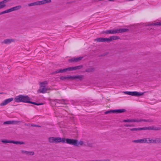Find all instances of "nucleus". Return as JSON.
Here are the masks:
<instances>
[{
  "instance_id": "8",
  "label": "nucleus",
  "mask_w": 161,
  "mask_h": 161,
  "mask_svg": "<svg viewBox=\"0 0 161 161\" xmlns=\"http://www.w3.org/2000/svg\"><path fill=\"white\" fill-rule=\"evenodd\" d=\"M83 57H80L76 58H73L69 60V62L70 63H75L80 61L83 58Z\"/></svg>"
},
{
  "instance_id": "34",
  "label": "nucleus",
  "mask_w": 161,
  "mask_h": 161,
  "mask_svg": "<svg viewBox=\"0 0 161 161\" xmlns=\"http://www.w3.org/2000/svg\"><path fill=\"white\" fill-rule=\"evenodd\" d=\"M68 80H75V75L71 76L69 75H68Z\"/></svg>"
},
{
  "instance_id": "2",
  "label": "nucleus",
  "mask_w": 161,
  "mask_h": 161,
  "mask_svg": "<svg viewBox=\"0 0 161 161\" xmlns=\"http://www.w3.org/2000/svg\"><path fill=\"white\" fill-rule=\"evenodd\" d=\"M123 121L124 122H139L141 121L150 122L149 120H146L144 119H124Z\"/></svg>"
},
{
  "instance_id": "19",
  "label": "nucleus",
  "mask_w": 161,
  "mask_h": 161,
  "mask_svg": "<svg viewBox=\"0 0 161 161\" xmlns=\"http://www.w3.org/2000/svg\"><path fill=\"white\" fill-rule=\"evenodd\" d=\"M11 143L15 144H24L25 143L23 142L16 141L13 140H11Z\"/></svg>"
},
{
  "instance_id": "1",
  "label": "nucleus",
  "mask_w": 161,
  "mask_h": 161,
  "mask_svg": "<svg viewBox=\"0 0 161 161\" xmlns=\"http://www.w3.org/2000/svg\"><path fill=\"white\" fill-rule=\"evenodd\" d=\"M51 2V0H43L30 3L28 4V5L29 6L40 5L46 3H49Z\"/></svg>"
},
{
  "instance_id": "9",
  "label": "nucleus",
  "mask_w": 161,
  "mask_h": 161,
  "mask_svg": "<svg viewBox=\"0 0 161 161\" xmlns=\"http://www.w3.org/2000/svg\"><path fill=\"white\" fill-rule=\"evenodd\" d=\"M14 99L13 97L9 98L5 100L2 103L0 104L1 106H4L12 101Z\"/></svg>"
},
{
  "instance_id": "6",
  "label": "nucleus",
  "mask_w": 161,
  "mask_h": 161,
  "mask_svg": "<svg viewBox=\"0 0 161 161\" xmlns=\"http://www.w3.org/2000/svg\"><path fill=\"white\" fill-rule=\"evenodd\" d=\"M148 138H144L142 139L134 140L132 142L134 143H148Z\"/></svg>"
},
{
  "instance_id": "54",
  "label": "nucleus",
  "mask_w": 161,
  "mask_h": 161,
  "mask_svg": "<svg viewBox=\"0 0 161 161\" xmlns=\"http://www.w3.org/2000/svg\"><path fill=\"white\" fill-rule=\"evenodd\" d=\"M2 93H0V94H2Z\"/></svg>"
},
{
  "instance_id": "22",
  "label": "nucleus",
  "mask_w": 161,
  "mask_h": 161,
  "mask_svg": "<svg viewBox=\"0 0 161 161\" xmlns=\"http://www.w3.org/2000/svg\"><path fill=\"white\" fill-rule=\"evenodd\" d=\"M49 142L50 143H55V138L51 137L49 138Z\"/></svg>"
},
{
  "instance_id": "42",
  "label": "nucleus",
  "mask_w": 161,
  "mask_h": 161,
  "mask_svg": "<svg viewBox=\"0 0 161 161\" xmlns=\"http://www.w3.org/2000/svg\"><path fill=\"white\" fill-rule=\"evenodd\" d=\"M130 130L132 131H138L139 130V128H131L130 129Z\"/></svg>"
},
{
  "instance_id": "14",
  "label": "nucleus",
  "mask_w": 161,
  "mask_h": 161,
  "mask_svg": "<svg viewBox=\"0 0 161 161\" xmlns=\"http://www.w3.org/2000/svg\"><path fill=\"white\" fill-rule=\"evenodd\" d=\"M65 138H61V137H57L55 138V143H58L60 142H62L63 143H65Z\"/></svg>"
},
{
  "instance_id": "41",
  "label": "nucleus",
  "mask_w": 161,
  "mask_h": 161,
  "mask_svg": "<svg viewBox=\"0 0 161 161\" xmlns=\"http://www.w3.org/2000/svg\"><path fill=\"white\" fill-rule=\"evenodd\" d=\"M11 124H17L19 122L17 121L12 120L11 121Z\"/></svg>"
},
{
  "instance_id": "35",
  "label": "nucleus",
  "mask_w": 161,
  "mask_h": 161,
  "mask_svg": "<svg viewBox=\"0 0 161 161\" xmlns=\"http://www.w3.org/2000/svg\"><path fill=\"white\" fill-rule=\"evenodd\" d=\"M34 154V152L33 151H28L27 155H33Z\"/></svg>"
},
{
  "instance_id": "47",
  "label": "nucleus",
  "mask_w": 161,
  "mask_h": 161,
  "mask_svg": "<svg viewBox=\"0 0 161 161\" xmlns=\"http://www.w3.org/2000/svg\"><path fill=\"white\" fill-rule=\"evenodd\" d=\"M77 103H78V102H77V101H74V102L73 103H72V104H73V105H77Z\"/></svg>"
},
{
  "instance_id": "18",
  "label": "nucleus",
  "mask_w": 161,
  "mask_h": 161,
  "mask_svg": "<svg viewBox=\"0 0 161 161\" xmlns=\"http://www.w3.org/2000/svg\"><path fill=\"white\" fill-rule=\"evenodd\" d=\"M94 41L98 42H105V38L103 37L98 38L95 39Z\"/></svg>"
},
{
  "instance_id": "31",
  "label": "nucleus",
  "mask_w": 161,
  "mask_h": 161,
  "mask_svg": "<svg viewBox=\"0 0 161 161\" xmlns=\"http://www.w3.org/2000/svg\"><path fill=\"white\" fill-rule=\"evenodd\" d=\"M2 142L4 143H11V140H8L6 139H3L1 140Z\"/></svg>"
},
{
  "instance_id": "16",
  "label": "nucleus",
  "mask_w": 161,
  "mask_h": 161,
  "mask_svg": "<svg viewBox=\"0 0 161 161\" xmlns=\"http://www.w3.org/2000/svg\"><path fill=\"white\" fill-rule=\"evenodd\" d=\"M22 96V95H19L18 96H16L14 99V101L17 103L21 102Z\"/></svg>"
},
{
  "instance_id": "5",
  "label": "nucleus",
  "mask_w": 161,
  "mask_h": 161,
  "mask_svg": "<svg viewBox=\"0 0 161 161\" xmlns=\"http://www.w3.org/2000/svg\"><path fill=\"white\" fill-rule=\"evenodd\" d=\"M65 143L70 145H72L75 146L77 144V140L69 138H65Z\"/></svg>"
},
{
  "instance_id": "12",
  "label": "nucleus",
  "mask_w": 161,
  "mask_h": 161,
  "mask_svg": "<svg viewBox=\"0 0 161 161\" xmlns=\"http://www.w3.org/2000/svg\"><path fill=\"white\" fill-rule=\"evenodd\" d=\"M67 71H68V68H65L63 69H60L52 72V74H53L58 73H63L66 72Z\"/></svg>"
},
{
  "instance_id": "17",
  "label": "nucleus",
  "mask_w": 161,
  "mask_h": 161,
  "mask_svg": "<svg viewBox=\"0 0 161 161\" xmlns=\"http://www.w3.org/2000/svg\"><path fill=\"white\" fill-rule=\"evenodd\" d=\"M75 80L76 81L80 80L81 81L84 78V76L82 75H75Z\"/></svg>"
},
{
  "instance_id": "33",
  "label": "nucleus",
  "mask_w": 161,
  "mask_h": 161,
  "mask_svg": "<svg viewBox=\"0 0 161 161\" xmlns=\"http://www.w3.org/2000/svg\"><path fill=\"white\" fill-rule=\"evenodd\" d=\"M67 68H68V71H73V70H76L75 66L73 67H68Z\"/></svg>"
},
{
  "instance_id": "25",
  "label": "nucleus",
  "mask_w": 161,
  "mask_h": 161,
  "mask_svg": "<svg viewBox=\"0 0 161 161\" xmlns=\"http://www.w3.org/2000/svg\"><path fill=\"white\" fill-rule=\"evenodd\" d=\"M28 103L32 104H35V105H41L43 104V103H36V102H33L31 101H30V100H29Z\"/></svg>"
},
{
  "instance_id": "26",
  "label": "nucleus",
  "mask_w": 161,
  "mask_h": 161,
  "mask_svg": "<svg viewBox=\"0 0 161 161\" xmlns=\"http://www.w3.org/2000/svg\"><path fill=\"white\" fill-rule=\"evenodd\" d=\"M48 84V82L47 81H44L40 83V86L43 87H45V86Z\"/></svg>"
},
{
  "instance_id": "50",
  "label": "nucleus",
  "mask_w": 161,
  "mask_h": 161,
  "mask_svg": "<svg viewBox=\"0 0 161 161\" xmlns=\"http://www.w3.org/2000/svg\"><path fill=\"white\" fill-rule=\"evenodd\" d=\"M124 126L125 127L131 126L129 124H126L124 125Z\"/></svg>"
},
{
  "instance_id": "53",
  "label": "nucleus",
  "mask_w": 161,
  "mask_h": 161,
  "mask_svg": "<svg viewBox=\"0 0 161 161\" xmlns=\"http://www.w3.org/2000/svg\"><path fill=\"white\" fill-rule=\"evenodd\" d=\"M1 14H1V12H0V15H1Z\"/></svg>"
},
{
  "instance_id": "4",
  "label": "nucleus",
  "mask_w": 161,
  "mask_h": 161,
  "mask_svg": "<svg viewBox=\"0 0 161 161\" xmlns=\"http://www.w3.org/2000/svg\"><path fill=\"white\" fill-rule=\"evenodd\" d=\"M160 129V128L156 126H149L148 127H144L142 128H139V130H159Z\"/></svg>"
},
{
  "instance_id": "27",
  "label": "nucleus",
  "mask_w": 161,
  "mask_h": 161,
  "mask_svg": "<svg viewBox=\"0 0 161 161\" xmlns=\"http://www.w3.org/2000/svg\"><path fill=\"white\" fill-rule=\"evenodd\" d=\"M119 29V33L122 32H124L127 31H128V29H127L122 28Z\"/></svg>"
},
{
  "instance_id": "3",
  "label": "nucleus",
  "mask_w": 161,
  "mask_h": 161,
  "mask_svg": "<svg viewBox=\"0 0 161 161\" xmlns=\"http://www.w3.org/2000/svg\"><path fill=\"white\" fill-rule=\"evenodd\" d=\"M123 92L126 94H127L129 95L133 96H140L143 95L144 94V93L143 92Z\"/></svg>"
},
{
  "instance_id": "43",
  "label": "nucleus",
  "mask_w": 161,
  "mask_h": 161,
  "mask_svg": "<svg viewBox=\"0 0 161 161\" xmlns=\"http://www.w3.org/2000/svg\"><path fill=\"white\" fill-rule=\"evenodd\" d=\"M56 102L58 103H61V101H64L63 100H62V99H60V100H59V99H56Z\"/></svg>"
},
{
  "instance_id": "32",
  "label": "nucleus",
  "mask_w": 161,
  "mask_h": 161,
  "mask_svg": "<svg viewBox=\"0 0 161 161\" xmlns=\"http://www.w3.org/2000/svg\"><path fill=\"white\" fill-rule=\"evenodd\" d=\"M119 29H116L115 30H112V34H114L116 33H119Z\"/></svg>"
},
{
  "instance_id": "11",
  "label": "nucleus",
  "mask_w": 161,
  "mask_h": 161,
  "mask_svg": "<svg viewBox=\"0 0 161 161\" xmlns=\"http://www.w3.org/2000/svg\"><path fill=\"white\" fill-rule=\"evenodd\" d=\"M11 0H4L0 2V9L5 7L6 5V3Z\"/></svg>"
},
{
  "instance_id": "24",
  "label": "nucleus",
  "mask_w": 161,
  "mask_h": 161,
  "mask_svg": "<svg viewBox=\"0 0 161 161\" xmlns=\"http://www.w3.org/2000/svg\"><path fill=\"white\" fill-rule=\"evenodd\" d=\"M60 79L61 80L64 81H65L66 80H68V75L64 76H61L60 77Z\"/></svg>"
},
{
  "instance_id": "49",
  "label": "nucleus",
  "mask_w": 161,
  "mask_h": 161,
  "mask_svg": "<svg viewBox=\"0 0 161 161\" xmlns=\"http://www.w3.org/2000/svg\"><path fill=\"white\" fill-rule=\"evenodd\" d=\"M6 13H7V11H6V10H5V11H3V12H1V14H4Z\"/></svg>"
},
{
  "instance_id": "38",
  "label": "nucleus",
  "mask_w": 161,
  "mask_h": 161,
  "mask_svg": "<svg viewBox=\"0 0 161 161\" xmlns=\"http://www.w3.org/2000/svg\"><path fill=\"white\" fill-rule=\"evenodd\" d=\"M93 70H94V69H92V68L88 69H86L85 70V71L86 72H92L93 71Z\"/></svg>"
},
{
  "instance_id": "46",
  "label": "nucleus",
  "mask_w": 161,
  "mask_h": 161,
  "mask_svg": "<svg viewBox=\"0 0 161 161\" xmlns=\"http://www.w3.org/2000/svg\"><path fill=\"white\" fill-rule=\"evenodd\" d=\"M6 11H7V13H9V12L13 11L12 8L6 10Z\"/></svg>"
},
{
  "instance_id": "44",
  "label": "nucleus",
  "mask_w": 161,
  "mask_h": 161,
  "mask_svg": "<svg viewBox=\"0 0 161 161\" xmlns=\"http://www.w3.org/2000/svg\"><path fill=\"white\" fill-rule=\"evenodd\" d=\"M11 121H8L4 122V124H11Z\"/></svg>"
},
{
  "instance_id": "51",
  "label": "nucleus",
  "mask_w": 161,
  "mask_h": 161,
  "mask_svg": "<svg viewBox=\"0 0 161 161\" xmlns=\"http://www.w3.org/2000/svg\"><path fill=\"white\" fill-rule=\"evenodd\" d=\"M32 126H36V125L35 124H33L32 125Z\"/></svg>"
},
{
  "instance_id": "29",
  "label": "nucleus",
  "mask_w": 161,
  "mask_h": 161,
  "mask_svg": "<svg viewBox=\"0 0 161 161\" xmlns=\"http://www.w3.org/2000/svg\"><path fill=\"white\" fill-rule=\"evenodd\" d=\"M150 25H161V22H157L156 23H154L151 24Z\"/></svg>"
},
{
  "instance_id": "10",
  "label": "nucleus",
  "mask_w": 161,
  "mask_h": 161,
  "mask_svg": "<svg viewBox=\"0 0 161 161\" xmlns=\"http://www.w3.org/2000/svg\"><path fill=\"white\" fill-rule=\"evenodd\" d=\"M30 100V97L28 96L22 95L21 102L28 103L29 100Z\"/></svg>"
},
{
  "instance_id": "37",
  "label": "nucleus",
  "mask_w": 161,
  "mask_h": 161,
  "mask_svg": "<svg viewBox=\"0 0 161 161\" xmlns=\"http://www.w3.org/2000/svg\"><path fill=\"white\" fill-rule=\"evenodd\" d=\"M83 144V141H80V142H78V140H77V144L76 145H75V146H78L79 145H82Z\"/></svg>"
},
{
  "instance_id": "21",
  "label": "nucleus",
  "mask_w": 161,
  "mask_h": 161,
  "mask_svg": "<svg viewBox=\"0 0 161 161\" xmlns=\"http://www.w3.org/2000/svg\"><path fill=\"white\" fill-rule=\"evenodd\" d=\"M21 8V5H18L17 6L13 7L12 8V11H14L15 10H19V9H20Z\"/></svg>"
},
{
  "instance_id": "28",
  "label": "nucleus",
  "mask_w": 161,
  "mask_h": 161,
  "mask_svg": "<svg viewBox=\"0 0 161 161\" xmlns=\"http://www.w3.org/2000/svg\"><path fill=\"white\" fill-rule=\"evenodd\" d=\"M102 34L106 33L107 34H112V30H107L102 32Z\"/></svg>"
},
{
  "instance_id": "15",
  "label": "nucleus",
  "mask_w": 161,
  "mask_h": 161,
  "mask_svg": "<svg viewBox=\"0 0 161 161\" xmlns=\"http://www.w3.org/2000/svg\"><path fill=\"white\" fill-rule=\"evenodd\" d=\"M14 40L12 39H7L4 40L2 42L3 43L8 44L11 43V42H14Z\"/></svg>"
},
{
  "instance_id": "48",
  "label": "nucleus",
  "mask_w": 161,
  "mask_h": 161,
  "mask_svg": "<svg viewBox=\"0 0 161 161\" xmlns=\"http://www.w3.org/2000/svg\"><path fill=\"white\" fill-rule=\"evenodd\" d=\"M96 161H110L109 159H104L103 160H96Z\"/></svg>"
},
{
  "instance_id": "7",
  "label": "nucleus",
  "mask_w": 161,
  "mask_h": 161,
  "mask_svg": "<svg viewBox=\"0 0 161 161\" xmlns=\"http://www.w3.org/2000/svg\"><path fill=\"white\" fill-rule=\"evenodd\" d=\"M148 144L151 143H161V138H156L155 139H151L148 138Z\"/></svg>"
},
{
  "instance_id": "52",
  "label": "nucleus",
  "mask_w": 161,
  "mask_h": 161,
  "mask_svg": "<svg viewBox=\"0 0 161 161\" xmlns=\"http://www.w3.org/2000/svg\"><path fill=\"white\" fill-rule=\"evenodd\" d=\"M36 126H37V127H41L40 126V125H36Z\"/></svg>"
},
{
  "instance_id": "20",
  "label": "nucleus",
  "mask_w": 161,
  "mask_h": 161,
  "mask_svg": "<svg viewBox=\"0 0 161 161\" xmlns=\"http://www.w3.org/2000/svg\"><path fill=\"white\" fill-rule=\"evenodd\" d=\"M114 110L115 113H122L125 112L126 111V110L125 109H116Z\"/></svg>"
},
{
  "instance_id": "40",
  "label": "nucleus",
  "mask_w": 161,
  "mask_h": 161,
  "mask_svg": "<svg viewBox=\"0 0 161 161\" xmlns=\"http://www.w3.org/2000/svg\"><path fill=\"white\" fill-rule=\"evenodd\" d=\"M75 67L76 70L82 68L83 66L82 65H80L77 66H76Z\"/></svg>"
},
{
  "instance_id": "45",
  "label": "nucleus",
  "mask_w": 161,
  "mask_h": 161,
  "mask_svg": "<svg viewBox=\"0 0 161 161\" xmlns=\"http://www.w3.org/2000/svg\"><path fill=\"white\" fill-rule=\"evenodd\" d=\"M21 152L22 153L27 155L28 151L24 150H21Z\"/></svg>"
},
{
  "instance_id": "30",
  "label": "nucleus",
  "mask_w": 161,
  "mask_h": 161,
  "mask_svg": "<svg viewBox=\"0 0 161 161\" xmlns=\"http://www.w3.org/2000/svg\"><path fill=\"white\" fill-rule=\"evenodd\" d=\"M112 113H114V110H109L105 112L104 113L105 114H111Z\"/></svg>"
},
{
  "instance_id": "39",
  "label": "nucleus",
  "mask_w": 161,
  "mask_h": 161,
  "mask_svg": "<svg viewBox=\"0 0 161 161\" xmlns=\"http://www.w3.org/2000/svg\"><path fill=\"white\" fill-rule=\"evenodd\" d=\"M62 100H63L64 101H61V102H62L61 103V104H67V103H66L68 101V100H67L62 99Z\"/></svg>"
},
{
  "instance_id": "13",
  "label": "nucleus",
  "mask_w": 161,
  "mask_h": 161,
  "mask_svg": "<svg viewBox=\"0 0 161 161\" xmlns=\"http://www.w3.org/2000/svg\"><path fill=\"white\" fill-rule=\"evenodd\" d=\"M48 90V89L45 87H43L40 86V88L38 90L39 93H44L46 92Z\"/></svg>"
},
{
  "instance_id": "23",
  "label": "nucleus",
  "mask_w": 161,
  "mask_h": 161,
  "mask_svg": "<svg viewBox=\"0 0 161 161\" xmlns=\"http://www.w3.org/2000/svg\"><path fill=\"white\" fill-rule=\"evenodd\" d=\"M111 39V41L113 40H116L118 39H120V37L119 36H110Z\"/></svg>"
},
{
  "instance_id": "36",
  "label": "nucleus",
  "mask_w": 161,
  "mask_h": 161,
  "mask_svg": "<svg viewBox=\"0 0 161 161\" xmlns=\"http://www.w3.org/2000/svg\"><path fill=\"white\" fill-rule=\"evenodd\" d=\"M105 42H109L111 41L110 37L108 38H105Z\"/></svg>"
}]
</instances>
